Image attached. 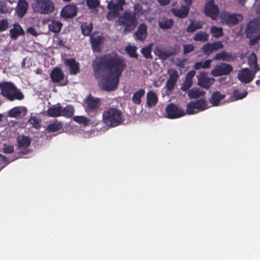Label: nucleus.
Returning <instances> with one entry per match:
<instances>
[{
	"mask_svg": "<svg viewBox=\"0 0 260 260\" xmlns=\"http://www.w3.org/2000/svg\"><path fill=\"white\" fill-rule=\"evenodd\" d=\"M92 66L95 78L102 79L103 88L107 91L117 88L120 77L126 68L125 60L115 52L96 58Z\"/></svg>",
	"mask_w": 260,
	"mask_h": 260,
	"instance_id": "obj_1",
	"label": "nucleus"
},
{
	"mask_svg": "<svg viewBox=\"0 0 260 260\" xmlns=\"http://www.w3.org/2000/svg\"><path fill=\"white\" fill-rule=\"evenodd\" d=\"M1 94L10 101H21L24 98L23 94L11 82L0 83Z\"/></svg>",
	"mask_w": 260,
	"mask_h": 260,
	"instance_id": "obj_2",
	"label": "nucleus"
},
{
	"mask_svg": "<svg viewBox=\"0 0 260 260\" xmlns=\"http://www.w3.org/2000/svg\"><path fill=\"white\" fill-rule=\"evenodd\" d=\"M119 25L124 26L123 32H130L135 29L138 23V18L135 12L125 10L118 19Z\"/></svg>",
	"mask_w": 260,
	"mask_h": 260,
	"instance_id": "obj_3",
	"label": "nucleus"
},
{
	"mask_svg": "<svg viewBox=\"0 0 260 260\" xmlns=\"http://www.w3.org/2000/svg\"><path fill=\"white\" fill-rule=\"evenodd\" d=\"M121 112L115 108H110L103 113V120L107 125L115 127L122 122Z\"/></svg>",
	"mask_w": 260,
	"mask_h": 260,
	"instance_id": "obj_4",
	"label": "nucleus"
},
{
	"mask_svg": "<svg viewBox=\"0 0 260 260\" xmlns=\"http://www.w3.org/2000/svg\"><path fill=\"white\" fill-rule=\"evenodd\" d=\"M34 10L41 14H49L55 10L54 4L51 0H35Z\"/></svg>",
	"mask_w": 260,
	"mask_h": 260,
	"instance_id": "obj_5",
	"label": "nucleus"
},
{
	"mask_svg": "<svg viewBox=\"0 0 260 260\" xmlns=\"http://www.w3.org/2000/svg\"><path fill=\"white\" fill-rule=\"evenodd\" d=\"M219 18L222 24L232 26L242 21L243 19V16L242 14L223 11L220 13Z\"/></svg>",
	"mask_w": 260,
	"mask_h": 260,
	"instance_id": "obj_6",
	"label": "nucleus"
},
{
	"mask_svg": "<svg viewBox=\"0 0 260 260\" xmlns=\"http://www.w3.org/2000/svg\"><path fill=\"white\" fill-rule=\"evenodd\" d=\"M101 101L100 98H94L91 94H89L84 102L86 111L88 112L96 111L100 108Z\"/></svg>",
	"mask_w": 260,
	"mask_h": 260,
	"instance_id": "obj_7",
	"label": "nucleus"
},
{
	"mask_svg": "<svg viewBox=\"0 0 260 260\" xmlns=\"http://www.w3.org/2000/svg\"><path fill=\"white\" fill-rule=\"evenodd\" d=\"M204 14L206 16L209 17L212 20H215L217 19L219 14V9L214 4V0H209L205 4Z\"/></svg>",
	"mask_w": 260,
	"mask_h": 260,
	"instance_id": "obj_8",
	"label": "nucleus"
},
{
	"mask_svg": "<svg viewBox=\"0 0 260 260\" xmlns=\"http://www.w3.org/2000/svg\"><path fill=\"white\" fill-rule=\"evenodd\" d=\"M166 112L167 117L169 119L178 118L185 115V112L183 109L173 103H171L167 106Z\"/></svg>",
	"mask_w": 260,
	"mask_h": 260,
	"instance_id": "obj_9",
	"label": "nucleus"
},
{
	"mask_svg": "<svg viewBox=\"0 0 260 260\" xmlns=\"http://www.w3.org/2000/svg\"><path fill=\"white\" fill-rule=\"evenodd\" d=\"M197 78L198 85L206 89H209L215 81L214 78L208 77V73L204 71L201 72Z\"/></svg>",
	"mask_w": 260,
	"mask_h": 260,
	"instance_id": "obj_10",
	"label": "nucleus"
},
{
	"mask_svg": "<svg viewBox=\"0 0 260 260\" xmlns=\"http://www.w3.org/2000/svg\"><path fill=\"white\" fill-rule=\"evenodd\" d=\"M233 70V68L232 65L226 63H221L215 67L211 73L214 76L217 77L229 75Z\"/></svg>",
	"mask_w": 260,
	"mask_h": 260,
	"instance_id": "obj_11",
	"label": "nucleus"
},
{
	"mask_svg": "<svg viewBox=\"0 0 260 260\" xmlns=\"http://www.w3.org/2000/svg\"><path fill=\"white\" fill-rule=\"evenodd\" d=\"M254 71L252 72L248 68L242 69L238 74L237 78L239 81L244 83H249L255 77Z\"/></svg>",
	"mask_w": 260,
	"mask_h": 260,
	"instance_id": "obj_12",
	"label": "nucleus"
},
{
	"mask_svg": "<svg viewBox=\"0 0 260 260\" xmlns=\"http://www.w3.org/2000/svg\"><path fill=\"white\" fill-rule=\"evenodd\" d=\"M223 48V45L220 41H217L212 43H207L204 44L201 49L204 54L209 55L214 51H216Z\"/></svg>",
	"mask_w": 260,
	"mask_h": 260,
	"instance_id": "obj_13",
	"label": "nucleus"
},
{
	"mask_svg": "<svg viewBox=\"0 0 260 260\" xmlns=\"http://www.w3.org/2000/svg\"><path fill=\"white\" fill-rule=\"evenodd\" d=\"M64 64L69 68L71 75H77L80 72V64L74 58L65 59Z\"/></svg>",
	"mask_w": 260,
	"mask_h": 260,
	"instance_id": "obj_14",
	"label": "nucleus"
},
{
	"mask_svg": "<svg viewBox=\"0 0 260 260\" xmlns=\"http://www.w3.org/2000/svg\"><path fill=\"white\" fill-rule=\"evenodd\" d=\"M50 78L53 83H59L64 78V74L62 70L58 67L54 68L51 71Z\"/></svg>",
	"mask_w": 260,
	"mask_h": 260,
	"instance_id": "obj_15",
	"label": "nucleus"
},
{
	"mask_svg": "<svg viewBox=\"0 0 260 260\" xmlns=\"http://www.w3.org/2000/svg\"><path fill=\"white\" fill-rule=\"evenodd\" d=\"M77 7L75 5H67L61 12V16L65 18H70L77 15Z\"/></svg>",
	"mask_w": 260,
	"mask_h": 260,
	"instance_id": "obj_16",
	"label": "nucleus"
},
{
	"mask_svg": "<svg viewBox=\"0 0 260 260\" xmlns=\"http://www.w3.org/2000/svg\"><path fill=\"white\" fill-rule=\"evenodd\" d=\"M259 23L256 20L250 21L247 24L245 34L246 38H250L251 35L257 32L258 30Z\"/></svg>",
	"mask_w": 260,
	"mask_h": 260,
	"instance_id": "obj_17",
	"label": "nucleus"
},
{
	"mask_svg": "<svg viewBox=\"0 0 260 260\" xmlns=\"http://www.w3.org/2000/svg\"><path fill=\"white\" fill-rule=\"evenodd\" d=\"M25 34L24 30L18 23H15L13 27L10 30V36L13 40L18 39L19 36H23Z\"/></svg>",
	"mask_w": 260,
	"mask_h": 260,
	"instance_id": "obj_18",
	"label": "nucleus"
},
{
	"mask_svg": "<svg viewBox=\"0 0 260 260\" xmlns=\"http://www.w3.org/2000/svg\"><path fill=\"white\" fill-rule=\"evenodd\" d=\"M137 40L143 41L147 36V26L144 23H142L139 26L137 30L134 34Z\"/></svg>",
	"mask_w": 260,
	"mask_h": 260,
	"instance_id": "obj_19",
	"label": "nucleus"
},
{
	"mask_svg": "<svg viewBox=\"0 0 260 260\" xmlns=\"http://www.w3.org/2000/svg\"><path fill=\"white\" fill-rule=\"evenodd\" d=\"M189 10L190 8L188 7V6L182 5L179 9H172L171 12L174 15L178 18H185L187 16Z\"/></svg>",
	"mask_w": 260,
	"mask_h": 260,
	"instance_id": "obj_20",
	"label": "nucleus"
},
{
	"mask_svg": "<svg viewBox=\"0 0 260 260\" xmlns=\"http://www.w3.org/2000/svg\"><path fill=\"white\" fill-rule=\"evenodd\" d=\"M28 9V3L25 0H19L16 12L18 17L22 18L26 13Z\"/></svg>",
	"mask_w": 260,
	"mask_h": 260,
	"instance_id": "obj_21",
	"label": "nucleus"
},
{
	"mask_svg": "<svg viewBox=\"0 0 260 260\" xmlns=\"http://www.w3.org/2000/svg\"><path fill=\"white\" fill-rule=\"evenodd\" d=\"M62 106L57 104L49 107L46 112L47 116L49 117H57L62 116Z\"/></svg>",
	"mask_w": 260,
	"mask_h": 260,
	"instance_id": "obj_22",
	"label": "nucleus"
},
{
	"mask_svg": "<svg viewBox=\"0 0 260 260\" xmlns=\"http://www.w3.org/2000/svg\"><path fill=\"white\" fill-rule=\"evenodd\" d=\"M104 38L102 36L93 37L90 36V42L92 49L94 51L100 52V46L104 43Z\"/></svg>",
	"mask_w": 260,
	"mask_h": 260,
	"instance_id": "obj_23",
	"label": "nucleus"
},
{
	"mask_svg": "<svg viewBox=\"0 0 260 260\" xmlns=\"http://www.w3.org/2000/svg\"><path fill=\"white\" fill-rule=\"evenodd\" d=\"M27 112V109L24 107H15L11 109L8 113L10 117H18L20 116H24Z\"/></svg>",
	"mask_w": 260,
	"mask_h": 260,
	"instance_id": "obj_24",
	"label": "nucleus"
},
{
	"mask_svg": "<svg viewBox=\"0 0 260 260\" xmlns=\"http://www.w3.org/2000/svg\"><path fill=\"white\" fill-rule=\"evenodd\" d=\"M214 60H222L226 61H232L236 59V56L232 53L225 51H222L221 53H217L213 57Z\"/></svg>",
	"mask_w": 260,
	"mask_h": 260,
	"instance_id": "obj_25",
	"label": "nucleus"
},
{
	"mask_svg": "<svg viewBox=\"0 0 260 260\" xmlns=\"http://www.w3.org/2000/svg\"><path fill=\"white\" fill-rule=\"evenodd\" d=\"M125 4V0H118L116 3L110 1L107 5V8L109 10H114L119 12L123 10V5Z\"/></svg>",
	"mask_w": 260,
	"mask_h": 260,
	"instance_id": "obj_26",
	"label": "nucleus"
},
{
	"mask_svg": "<svg viewBox=\"0 0 260 260\" xmlns=\"http://www.w3.org/2000/svg\"><path fill=\"white\" fill-rule=\"evenodd\" d=\"M147 105L149 108L156 106L158 102V98L153 91H149L146 94Z\"/></svg>",
	"mask_w": 260,
	"mask_h": 260,
	"instance_id": "obj_27",
	"label": "nucleus"
},
{
	"mask_svg": "<svg viewBox=\"0 0 260 260\" xmlns=\"http://www.w3.org/2000/svg\"><path fill=\"white\" fill-rule=\"evenodd\" d=\"M17 147L19 149L27 148L31 142V140L27 136H20L17 137Z\"/></svg>",
	"mask_w": 260,
	"mask_h": 260,
	"instance_id": "obj_28",
	"label": "nucleus"
},
{
	"mask_svg": "<svg viewBox=\"0 0 260 260\" xmlns=\"http://www.w3.org/2000/svg\"><path fill=\"white\" fill-rule=\"evenodd\" d=\"M153 52L154 54L158 57V58L162 60H166L169 57L174 55V53L171 52H168L161 49L160 46H156L154 48Z\"/></svg>",
	"mask_w": 260,
	"mask_h": 260,
	"instance_id": "obj_29",
	"label": "nucleus"
},
{
	"mask_svg": "<svg viewBox=\"0 0 260 260\" xmlns=\"http://www.w3.org/2000/svg\"><path fill=\"white\" fill-rule=\"evenodd\" d=\"M145 94V90L144 89L141 88L134 93L132 101L133 103L137 105H141L142 103L141 99L143 98Z\"/></svg>",
	"mask_w": 260,
	"mask_h": 260,
	"instance_id": "obj_30",
	"label": "nucleus"
},
{
	"mask_svg": "<svg viewBox=\"0 0 260 260\" xmlns=\"http://www.w3.org/2000/svg\"><path fill=\"white\" fill-rule=\"evenodd\" d=\"M225 96L224 94H222L220 92L216 91L212 94L209 101L212 106H217L219 105L220 101L224 99Z\"/></svg>",
	"mask_w": 260,
	"mask_h": 260,
	"instance_id": "obj_31",
	"label": "nucleus"
},
{
	"mask_svg": "<svg viewBox=\"0 0 260 260\" xmlns=\"http://www.w3.org/2000/svg\"><path fill=\"white\" fill-rule=\"evenodd\" d=\"M247 62L250 67L253 69L254 73H256L259 68L257 64V59L256 54L252 52L249 55L247 59Z\"/></svg>",
	"mask_w": 260,
	"mask_h": 260,
	"instance_id": "obj_32",
	"label": "nucleus"
},
{
	"mask_svg": "<svg viewBox=\"0 0 260 260\" xmlns=\"http://www.w3.org/2000/svg\"><path fill=\"white\" fill-rule=\"evenodd\" d=\"M63 126L62 123L55 120V121L49 124L46 128V131L49 133L56 132L60 130Z\"/></svg>",
	"mask_w": 260,
	"mask_h": 260,
	"instance_id": "obj_33",
	"label": "nucleus"
},
{
	"mask_svg": "<svg viewBox=\"0 0 260 260\" xmlns=\"http://www.w3.org/2000/svg\"><path fill=\"white\" fill-rule=\"evenodd\" d=\"M212 61V59H207L204 61L196 62L194 63L193 68L196 70L201 69H208L210 67Z\"/></svg>",
	"mask_w": 260,
	"mask_h": 260,
	"instance_id": "obj_34",
	"label": "nucleus"
},
{
	"mask_svg": "<svg viewBox=\"0 0 260 260\" xmlns=\"http://www.w3.org/2000/svg\"><path fill=\"white\" fill-rule=\"evenodd\" d=\"M62 24L59 21L53 20L48 25L49 29L53 32H59L62 27Z\"/></svg>",
	"mask_w": 260,
	"mask_h": 260,
	"instance_id": "obj_35",
	"label": "nucleus"
},
{
	"mask_svg": "<svg viewBox=\"0 0 260 260\" xmlns=\"http://www.w3.org/2000/svg\"><path fill=\"white\" fill-rule=\"evenodd\" d=\"M209 35L205 31H200L196 33L193 38L194 41L205 42L208 40Z\"/></svg>",
	"mask_w": 260,
	"mask_h": 260,
	"instance_id": "obj_36",
	"label": "nucleus"
},
{
	"mask_svg": "<svg viewBox=\"0 0 260 260\" xmlns=\"http://www.w3.org/2000/svg\"><path fill=\"white\" fill-rule=\"evenodd\" d=\"M174 24V21L172 19H164L158 21L159 27L163 29L171 28Z\"/></svg>",
	"mask_w": 260,
	"mask_h": 260,
	"instance_id": "obj_37",
	"label": "nucleus"
},
{
	"mask_svg": "<svg viewBox=\"0 0 260 260\" xmlns=\"http://www.w3.org/2000/svg\"><path fill=\"white\" fill-rule=\"evenodd\" d=\"M62 116L66 118H71L74 115L75 109L72 105H68L63 108H62Z\"/></svg>",
	"mask_w": 260,
	"mask_h": 260,
	"instance_id": "obj_38",
	"label": "nucleus"
},
{
	"mask_svg": "<svg viewBox=\"0 0 260 260\" xmlns=\"http://www.w3.org/2000/svg\"><path fill=\"white\" fill-rule=\"evenodd\" d=\"M196 110L204 111L207 109L206 100L204 99H201L193 101Z\"/></svg>",
	"mask_w": 260,
	"mask_h": 260,
	"instance_id": "obj_39",
	"label": "nucleus"
},
{
	"mask_svg": "<svg viewBox=\"0 0 260 260\" xmlns=\"http://www.w3.org/2000/svg\"><path fill=\"white\" fill-rule=\"evenodd\" d=\"M204 91H201L199 88H192L188 92V96L191 99H197L205 94Z\"/></svg>",
	"mask_w": 260,
	"mask_h": 260,
	"instance_id": "obj_40",
	"label": "nucleus"
},
{
	"mask_svg": "<svg viewBox=\"0 0 260 260\" xmlns=\"http://www.w3.org/2000/svg\"><path fill=\"white\" fill-rule=\"evenodd\" d=\"M210 32L214 38H218L223 35V28L221 27H219L216 26H212L210 28Z\"/></svg>",
	"mask_w": 260,
	"mask_h": 260,
	"instance_id": "obj_41",
	"label": "nucleus"
},
{
	"mask_svg": "<svg viewBox=\"0 0 260 260\" xmlns=\"http://www.w3.org/2000/svg\"><path fill=\"white\" fill-rule=\"evenodd\" d=\"M28 121L32 125V127L36 129H39L42 126L41 120L35 116H31Z\"/></svg>",
	"mask_w": 260,
	"mask_h": 260,
	"instance_id": "obj_42",
	"label": "nucleus"
},
{
	"mask_svg": "<svg viewBox=\"0 0 260 260\" xmlns=\"http://www.w3.org/2000/svg\"><path fill=\"white\" fill-rule=\"evenodd\" d=\"M81 29L82 34L86 36H88L91 32L93 29V26L91 23L88 24V23H85L81 25Z\"/></svg>",
	"mask_w": 260,
	"mask_h": 260,
	"instance_id": "obj_43",
	"label": "nucleus"
},
{
	"mask_svg": "<svg viewBox=\"0 0 260 260\" xmlns=\"http://www.w3.org/2000/svg\"><path fill=\"white\" fill-rule=\"evenodd\" d=\"M125 51L131 57L138 58V55L137 53V47L136 46H129L125 48Z\"/></svg>",
	"mask_w": 260,
	"mask_h": 260,
	"instance_id": "obj_44",
	"label": "nucleus"
},
{
	"mask_svg": "<svg viewBox=\"0 0 260 260\" xmlns=\"http://www.w3.org/2000/svg\"><path fill=\"white\" fill-rule=\"evenodd\" d=\"M73 119L77 123L83 124L85 125L88 124L89 121V119L84 116H75L73 117Z\"/></svg>",
	"mask_w": 260,
	"mask_h": 260,
	"instance_id": "obj_45",
	"label": "nucleus"
},
{
	"mask_svg": "<svg viewBox=\"0 0 260 260\" xmlns=\"http://www.w3.org/2000/svg\"><path fill=\"white\" fill-rule=\"evenodd\" d=\"M247 95V91L244 90L243 92H240L239 90L236 89L233 92V95L237 100L242 99L246 97Z\"/></svg>",
	"mask_w": 260,
	"mask_h": 260,
	"instance_id": "obj_46",
	"label": "nucleus"
},
{
	"mask_svg": "<svg viewBox=\"0 0 260 260\" xmlns=\"http://www.w3.org/2000/svg\"><path fill=\"white\" fill-rule=\"evenodd\" d=\"M168 74H169L168 79L176 82L179 77L178 72L175 69H170L168 71Z\"/></svg>",
	"mask_w": 260,
	"mask_h": 260,
	"instance_id": "obj_47",
	"label": "nucleus"
},
{
	"mask_svg": "<svg viewBox=\"0 0 260 260\" xmlns=\"http://www.w3.org/2000/svg\"><path fill=\"white\" fill-rule=\"evenodd\" d=\"M196 110L193 101H191L188 103L186 105V113L188 115H191L196 113L197 112L195 111Z\"/></svg>",
	"mask_w": 260,
	"mask_h": 260,
	"instance_id": "obj_48",
	"label": "nucleus"
},
{
	"mask_svg": "<svg viewBox=\"0 0 260 260\" xmlns=\"http://www.w3.org/2000/svg\"><path fill=\"white\" fill-rule=\"evenodd\" d=\"M120 16V15L119 12H116V11L114 10H110V11H109L108 13H107L106 18L109 21H112L117 17L119 18V17Z\"/></svg>",
	"mask_w": 260,
	"mask_h": 260,
	"instance_id": "obj_49",
	"label": "nucleus"
},
{
	"mask_svg": "<svg viewBox=\"0 0 260 260\" xmlns=\"http://www.w3.org/2000/svg\"><path fill=\"white\" fill-rule=\"evenodd\" d=\"M141 53L143 56L147 59L152 58L151 47L150 46L143 48L141 50Z\"/></svg>",
	"mask_w": 260,
	"mask_h": 260,
	"instance_id": "obj_50",
	"label": "nucleus"
},
{
	"mask_svg": "<svg viewBox=\"0 0 260 260\" xmlns=\"http://www.w3.org/2000/svg\"><path fill=\"white\" fill-rule=\"evenodd\" d=\"M86 5L90 9L96 8L100 5V0H86Z\"/></svg>",
	"mask_w": 260,
	"mask_h": 260,
	"instance_id": "obj_51",
	"label": "nucleus"
},
{
	"mask_svg": "<svg viewBox=\"0 0 260 260\" xmlns=\"http://www.w3.org/2000/svg\"><path fill=\"white\" fill-rule=\"evenodd\" d=\"M192 85V80L185 79L182 83L181 89L183 91H187Z\"/></svg>",
	"mask_w": 260,
	"mask_h": 260,
	"instance_id": "obj_52",
	"label": "nucleus"
},
{
	"mask_svg": "<svg viewBox=\"0 0 260 260\" xmlns=\"http://www.w3.org/2000/svg\"><path fill=\"white\" fill-rule=\"evenodd\" d=\"M183 54L186 55L192 52L194 50V46L191 44H183Z\"/></svg>",
	"mask_w": 260,
	"mask_h": 260,
	"instance_id": "obj_53",
	"label": "nucleus"
},
{
	"mask_svg": "<svg viewBox=\"0 0 260 260\" xmlns=\"http://www.w3.org/2000/svg\"><path fill=\"white\" fill-rule=\"evenodd\" d=\"M9 28V22L7 19L0 20V32L6 31Z\"/></svg>",
	"mask_w": 260,
	"mask_h": 260,
	"instance_id": "obj_54",
	"label": "nucleus"
},
{
	"mask_svg": "<svg viewBox=\"0 0 260 260\" xmlns=\"http://www.w3.org/2000/svg\"><path fill=\"white\" fill-rule=\"evenodd\" d=\"M14 146L10 144H4L3 145V151L6 154H10L14 152Z\"/></svg>",
	"mask_w": 260,
	"mask_h": 260,
	"instance_id": "obj_55",
	"label": "nucleus"
},
{
	"mask_svg": "<svg viewBox=\"0 0 260 260\" xmlns=\"http://www.w3.org/2000/svg\"><path fill=\"white\" fill-rule=\"evenodd\" d=\"M248 38L249 39V44L250 46L257 44L258 43V41L260 40L257 36H253V35H251V37L250 38Z\"/></svg>",
	"mask_w": 260,
	"mask_h": 260,
	"instance_id": "obj_56",
	"label": "nucleus"
},
{
	"mask_svg": "<svg viewBox=\"0 0 260 260\" xmlns=\"http://www.w3.org/2000/svg\"><path fill=\"white\" fill-rule=\"evenodd\" d=\"M176 83V82L173 81L168 79L166 82V86L167 89L170 91L172 90L174 88Z\"/></svg>",
	"mask_w": 260,
	"mask_h": 260,
	"instance_id": "obj_57",
	"label": "nucleus"
},
{
	"mask_svg": "<svg viewBox=\"0 0 260 260\" xmlns=\"http://www.w3.org/2000/svg\"><path fill=\"white\" fill-rule=\"evenodd\" d=\"M143 10L142 6L140 4H135L134 6V11L133 12H135L136 14L137 15V13H140Z\"/></svg>",
	"mask_w": 260,
	"mask_h": 260,
	"instance_id": "obj_58",
	"label": "nucleus"
},
{
	"mask_svg": "<svg viewBox=\"0 0 260 260\" xmlns=\"http://www.w3.org/2000/svg\"><path fill=\"white\" fill-rule=\"evenodd\" d=\"M196 30L194 24L192 21L190 24L187 26L186 31L187 32H193Z\"/></svg>",
	"mask_w": 260,
	"mask_h": 260,
	"instance_id": "obj_59",
	"label": "nucleus"
},
{
	"mask_svg": "<svg viewBox=\"0 0 260 260\" xmlns=\"http://www.w3.org/2000/svg\"><path fill=\"white\" fill-rule=\"evenodd\" d=\"M0 158H2V161H3L2 164H3L2 167V168H4L6 166H7L8 164V163L10 162H8V158L6 156L3 155V154H2L1 153H0Z\"/></svg>",
	"mask_w": 260,
	"mask_h": 260,
	"instance_id": "obj_60",
	"label": "nucleus"
},
{
	"mask_svg": "<svg viewBox=\"0 0 260 260\" xmlns=\"http://www.w3.org/2000/svg\"><path fill=\"white\" fill-rule=\"evenodd\" d=\"M196 72L194 70L189 71L186 76L185 79L192 80V78L195 76Z\"/></svg>",
	"mask_w": 260,
	"mask_h": 260,
	"instance_id": "obj_61",
	"label": "nucleus"
},
{
	"mask_svg": "<svg viewBox=\"0 0 260 260\" xmlns=\"http://www.w3.org/2000/svg\"><path fill=\"white\" fill-rule=\"evenodd\" d=\"M27 31L28 33L30 34L31 35L34 36H36L38 35V33L37 32L36 29L32 26L28 27Z\"/></svg>",
	"mask_w": 260,
	"mask_h": 260,
	"instance_id": "obj_62",
	"label": "nucleus"
},
{
	"mask_svg": "<svg viewBox=\"0 0 260 260\" xmlns=\"http://www.w3.org/2000/svg\"><path fill=\"white\" fill-rule=\"evenodd\" d=\"M161 6H166L170 4L171 0H157Z\"/></svg>",
	"mask_w": 260,
	"mask_h": 260,
	"instance_id": "obj_63",
	"label": "nucleus"
},
{
	"mask_svg": "<svg viewBox=\"0 0 260 260\" xmlns=\"http://www.w3.org/2000/svg\"><path fill=\"white\" fill-rule=\"evenodd\" d=\"M196 30L201 29L202 27V24H201L200 22H197L194 24Z\"/></svg>",
	"mask_w": 260,
	"mask_h": 260,
	"instance_id": "obj_64",
	"label": "nucleus"
}]
</instances>
